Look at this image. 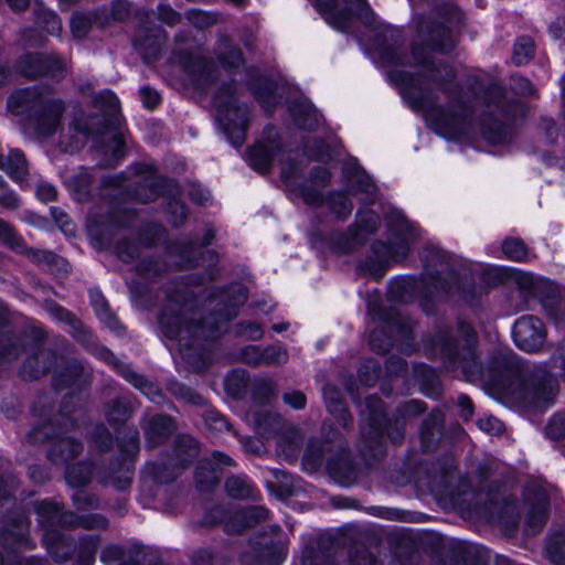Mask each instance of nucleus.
<instances>
[{
  "mask_svg": "<svg viewBox=\"0 0 565 565\" xmlns=\"http://www.w3.org/2000/svg\"><path fill=\"white\" fill-rule=\"evenodd\" d=\"M460 12L447 11L444 22L423 19L417 24L412 53L423 72L416 77L406 71L390 72L391 81L402 87V96L415 110L420 111L427 125L437 134L456 138L466 134L472 115L468 103L455 81L454 70L427 56L429 51L447 52L454 46L451 28L459 22Z\"/></svg>",
  "mask_w": 565,
  "mask_h": 565,
  "instance_id": "1",
  "label": "nucleus"
},
{
  "mask_svg": "<svg viewBox=\"0 0 565 565\" xmlns=\"http://www.w3.org/2000/svg\"><path fill=\"white\" fill-rule=\"evenodd\" d=\"M184 313V307L177 308L175 303H170L161 313L159 324L168 338L179 340L180 352L183 359L195 370H201L205 366V361L196 362V355H201L200 351L204 349L201 341L216 339L232 316L223 318L213 315L203 322H191L181 327V317Z\"/></svg>",
  "mask_w": 565,
  "mask_h": 565,
  "instance_id": "2",
  "label": "nucleus"
},
{
  "mask_svg": "<svg viewBox=\"0 0 565 565\" xmlns=\"http://www.w3.org/2000/svg\"><path fill=\"white\" fill-rule=\"evenodd\" d=\"M8 108L15 115L26 114L33 130L44 137L52 136L61 127L66 111L65 102L44 88H24L14 92Z\"/></svg>",
  "mask_w": 565,
  "mask_h": 565,
  "instance_id": "3",
  "label": "nucleus"
},
{
  "mask_svg": "<svg viewBox=\"0 0 565 565\" xmlns=\"http://www.w3.org/2000/svg\"><path fill=\"white\" fill-rule=\"evenodd\" d=\"M35 511L39 515V522L44 529L43 540L51 556L56 562L68 559L73 551L71 544L52 527L61 523L73 525V515L63 513L58 505L47 501L36 502Z\"/></svg>",
  "mask_w": 565,
  "mask_h": 565,
  "instance_id": "4",
  "label": "nucleus"
},
{
  "mask_svg": "<svg viewBox=\"0 0 565 565\" xmlns=\"http://www.w3.org/2000/svg\"><path fill=\"white\" fill-rule=\"evenodd\" d=\"M316 10L334 29L344 31L356 15L366 25L375 23V15L365 0H310Z\"/></svg>",
  "mask_w": 565,
  "mask_h": 565,
  "instance_id": "5",
  "label": "nucleus"
},
{
  "mask_svg": "<svg viewBox=\"0 0 565 565\" xmlns=\"http://www.w3.org/2000/svg\"><path fill=\"white\" fill-rule=\"evenodd\" d=\"M423 299H443L457 287V277L450 268V257L441 250H431L425 259Z\"/></svg>",
  "mask_w": 565,
  "mask_h": 565,
  "instance_id": "6",
  "label": "nucleus"
},
{
  "mask_svg": "<svg viewBox=\"0 0 565 565\" xmlns=\"http://www.w3.org/2000/svg\"><path fill=\"white\" fill-rule=\"evenodd\" d=\"M214 106L217 110V120L233 146L239 147L245 141L247 124V108L238 105L232 93L217 94L214 97Z\"/></svg>",
  "mask_w": 565,
  "mask_h": 565,
  "instance_id": "7",
  "label": "nucleus"
},
{
  "mask_svg": "<svg viewBox=\"0 0 565 565\" xmlns=\"http://www.w3.org/2000/svg\"><path fill=\"white\" fill-rule=\"evenodd\" d=\"M363 426L361 428V451L365 456L381 447L382 423L384 420L382 401L376 396L365 399V409L362 411Z\"/></svg>",
  "mask_w": 565,
  "mask_h": 565,
  "instance_id": "8",
  "label": "nucleus"
},
{
  "mask_svg": "<svg viewBox=\"0 0 565 565\" xmlns=\"http://www.w3.org/2000/svg\"><path fill=\"white\" fill-rule=\"evenodd\" d=\"M543 322L533 316L520 318L513 327V339L515 344L527 352L539 350L545 340Z\"/></svg>",
  "mask_w": 565,
  "mask_h": 565,
  "instance_id": "9",
  "label": "nucleus"
},
{
  "mask_svg": "<svg viewBox=\"0 0 565 565\" xmlns=\"http://www.w3.org/2000/svg\"><path fill=\"white\" fill-rule=\"evenodd\" d=\"M19 68L24 76L30 78L42 75L58 77L65 73L66 64L55 55L28 54L21 60Z\"/></svg>",
  "mask_w": 565,
  "mask_h": 565,
  "instance_id": "10",
  "label": "nucleus"
},
{
  "mask_svg": "<svg viewBox=\"0 0 565 565\" xmlns=\"http://www.w3.org/2000/svg\"><path fill=\"white\" fill-rule=\"evenodd\" d=\"M250 416L257 433L266 438L279 435L282 430L290 434V443L292 445H296L300 438L299 431L296 428L289 427L278 414L267 408L255 409Z\"/></svg>",
  "mask_w": 565,
  "mask_h": 565,
  "instance_id": "11",
  "label": "nucleus"
},
{
  "mask_svg": "<svg viewBox=\"0 0 565 565\" xmlns=\"http://www.w3.org/2000/svg\"><path fill=\"white\" fill-rule=\"evenodd\" d=\"M476 337L472 328L469 324H461L459 329V338L454 342L447 340L443 343V353L451 361L456 359H471L473 356V347Z\"/></svg>",
  "mask_w": 565,
  "mask_h": 565,
  "instance_id": "12",
  "label": "nucleus"
},
{
  "mask_svg": "<svg viewBox=\"0 0 565 565\" xmlns=\"http://www.w3.org/2000/svg\"><path fill=\"white\" fill-rule=\"evenodd\" d=\"M177 460L179 461V466L177 468V471L172 475H166V470L168 469V466H162L158 468L156 471V478L160 482H170L177 478L180 470L185 467L188 462H190L192 459H194L198 454V446L195 440L190 436H183L178 440L177 445Z\"/></svg>",
  "mask_w": 565,
  "mask_h": 565,
  "instance_id": "13",
  "label": "nucleus"
},
{
  "mask_svg": "<svg viewBox=\"0 0 565 565\" xmlns=\"http://www.w3.org/2000/svg\"><path fill=\"white\" fill-rule=\"evenodd\" d=\"M424 412V404L420 401H409L398 408V414L393 423L388 424L387 435L397 443L403 438L404 424L406 419L417 416Z\"/></svg>",
  "mask_w": 565,
  "mask_h": 565,
  "instance_id": "14",
  "label": "nucleus"
},
{
  "mask_svg": "<svg viewBox=\"0 0 565 565\" xmlns=\"http://www.w3.org/2000/svg\"><path fill=\"white\" fill-rule=\"evenodd\" d=\"M173 428L172 420L167 416H154L150 418L145 428L148 444L150 446H156L162 439L168 437Z\"/></svg>",
  "mask_w": 565,
  "mask_h": 565,
  "instance_id": "15",
  "label": "nucleus"
},
{
  "mask_svg": "<svg viewBox=\"0 0 565 565\" xmlns=\"http://www.w3.org/2000/svg\"><path fill=\"white\" fill-rule=\"evenodd\" d=\"M29 524V521L20 515L12 523L7 524L4 530L0 532V542L8 547L15 543L26 542Z\"/></svg>",
  "mask_w": 565,
  "mask_h": 565,
  "instance_id": "16",
  "label": "nucleus"
},
{
  "mask_svg": "<svg viewBox=\"0 0 565 565\" xmlns=\"http://www.w3.org/2000/svg\"><path fill=\"white\" fill-rule=\"evenodd\" d=\"M536 382L533 388V395L537 405L552 402L557 392V383L551 374L535 376Z\"/></svg>",
  "mask_w": 565,
  "mask_h": 565,
  "instance_id": "17",
  "label": "nucleus"
},
{
  "mask_svg": "<svg viewBox=\"0 0 565 565\" xmlns=\"http://www.w3.org/2000/svg\"><path fill=\"white\" fill-rule=\"evenodd\" d=\"M122 375L128 382L140 390L153 403L160 404L163 401V396L159 388L156 385L149 383L141 375H138L130 370H124Z\"/></svg>",
  "mask_w": 565,
  "mask_h": 565,
  "instance_id": "18",
  "label": "nucleus"
},
{
  "mask_svg": "<svg viewBox=\"0 0 565 565\" xmlns=\"http://www.w3.org/2000/svg\"><path fill=\"white\" fill-rule=\"evenodd\" d=\"M82 451V445L72 438L60 439L50 451V457L55 462L71 459Z\"/></svg>",
  "mask_w": 565,
  "mask_h": 565,
  "instance_id": "19",
  "label": "nucleus"
},
{
  "mask_svg": "<svg viewBox=\"0 0 565 565\" xmlns=\"http://www.w3.org/2000/svg\"><path fill=\"white\" fill-rule=\"evenodd\" d=\"M217 51L218 58L224 67L237 68L242 65V53L231 44L228 39L220 40Z\"/></svg>",
  "mask_w": 565,
  "mask_h": 565,
  "instance_id": "20",
  "label": "nucleus"
},
{
  "mask_svg": "<svg viewBox=\"0 0 565 565\" xmlns=\"http://www.w3.org/2000/svg\"><path fill=\"white\" fill-rule=\"evenodd\" d=\"M274 158L273 150L263 143H258L249 150L248 160L252 168L264 172L268 169Z\"/></svg>",
  "mask_w": 565,
  "mask_h": 565,
  "instance_id": "21",
  "label": "nucleus"
},
{
  "mask_svg": "<svg viewBox=\"0 0 565 565\" xmlns=\"http://www.w3.org/2000/svg\"><path fill=\"white\" fill-rule=\"evenodd\" d=\"M290 113L298 126L312 129L318 124V115L313 107L309 104H294Z\"/></svg>",
  "mask_w": 565,
  "mask_h": 565,
  "instance_id": "22",
  "label": "nucleus"
},
{
  "mask_svg": "<svg viewBox=\"0 0 565 565\" xmlns=\"http://www.w3.org/2000/svg\"><path fill=\"white\" fill-rule=\"evenodd\" d=\"M3 170L15 181L23 180L28 170L24 154L19 150H11Z\"/></svg>",
  "mask_w": 565,
  "mask_h": 565,
  "instance_id": "23",
  "label": "nucleus"
},
{
  "mask_svg": "<svg viewBox=\"0 0 565 565\" xmlns=\"http://www.w3.org/2000/svg\"><path fill=\"white\" fill-rule=\"evenodd\" d=\"M92 467L88 463H78L67 468L65 478L72 487H82L90 481Z\"/></svg>",
  "mask_w": 565,
  "mask_h": 565,
  "instance_id": "24",
  "label": "nucleus"
},
{
  "mask_svg": "<svg viewBox=\"0 0 565 565\" xmlns=\"http://www.w3.org/2000/svg\"><path fill=\"white\" fill-rule=\"evenodd\" d=\"M225 487L228 495L235 499H246L253 494V486L241 477H230Z\"/></svg>",
  "mask_w": 565,
  "mask_h": 565,
  "instance_id": "25",
  "label": "nucleus"
},
{
  "mask_svg": "<svg viewBox=\"0 0 565 565\" xmlns=\"http://www.w3.org/2000/svg\"><path fill=\"white\" fill-rule=\"evenodd\" d=\"M162 38L159 34V32L151 36H138L135 40V46L137 47V50H139L140 53L147 57H156L160 50Z\"/></svg>",
  "mask_w": 565,
  "mask_h": 565,
  "instance_id": "26",
  "label": "nucleus"
},
{
  "mask_svg": "<svg viewBox=\"0 0 565 565\" xmlns=\"http://www.w3.org/2000/svg\"><path fill=\"white\" fill-rule=\"evenodd\" d=\"M534 53V43L529 38H521L514 45L513 62L516 65L526 64Z\"/></svg>",
  "mask_w": 565,
  "mask_h": 565,
  "instance_id": "27",
  "label": "nucleus"
},
{
  "mask_svg": "<svg viewBox=\"0 0 565 565\" xmlns=\"http://www.w3.org/2000/svg\"><path fill=\"white\" fill-rule=\"evenodd\" d=\"M502 250L504 255L514 262H522L527 259V249L525 245L514 238H509L503 242Z\"/></svg>",
  "mask_w": 565,
  "mask_h": 565,
  "instance_id": "28",
  "label": "nucleus"
},
{
  "mask_svg": "<svg viewBox=\"0 0 565 565\" xmlns=\"http://www.w3.org/2000/svg\"><path fill=\"white\" fill-rule=\"evenodd\" d=\"M546 521V504L545 502H540L529 513L526 519V525L532 533L537 532L542 529Z\"/></svg>",
  "mask_w": 565,
  "mask_h": 565,
  "instance_id": "29",
  "label": "nucleus"
},
{
  "mask_svg": "<svg viewBox=\"0 0 565 565\" xmlns=\"http://www.w3.org/2000/svg\"><path fill=\"white\" fill-rule=\"evenodd\" d=\"M186 18L191 24L196 28H209L218 22L220 15L217 13H209L200 10H191L186 13Z\"/></svg>",
  "mask_w": 565,
  "mask_h": 565,
  "instance_id": "30",
  "label": "nucleus"
},
{
  "mask_svg": "<svg viewBox=\"0 0 565 565\" xmlns=\"http://www.w3.org/2000/svg\"><path fill=\"white\" fill-rule=\"evenodd\" d=\"M263 364L267 365H282L288 361V352L276 345L268 347L262 353Z\"/></svg>",
  "mask_w": 565,
  "mask_h": 565,
  "instance_id": "31",
  "label": "nucleus"
},
{
  "mask_svg": "<svg viewBox=\"0 0 565 565\" xmlns=\"http://www.w3.org/2000/svg\"><path fill=\"white\" fill-rule=\"evenodd\" d=\"M374 252L380 255V257H387L391 260L397 262L405 258L408 252V246L403 243L398 246V248H394L393 246H385L382 243L374 245Z\"/></svg>",
  "mask_w": 565,
  "mask_h": 565,
  "instance_id": "32",
  "label": "nucleus"
},
{
  "mask_svg": "<svg viewBox=\"0 0 565 565\" xmlns=\"http://www.w3.org/2000/svg\"><path fill=\"white\" fill-rule=\"evenodd\" d=\"M39 24L51 35H57L62 30L61 20L52 11H42L39 15Z\"/></svg>",
  "mask_w": 565,
  "mask_h": 565,
  "instance_id": "33",
  "label": "nucleus"
},
{
  "mask_svg": "<svg viewBox=\"0 0 565 565\" xmlns=\"http://www.w3.org/2000/svg\"><path fill=\"white\" fill-rule=\"evenodd\" d=\"M90 25V18L84 13H74L71 19V30L77 39L84 38L88 33Z\"/></svg>",
  "mask_w": 565,
  "mask_h": 565,
  "instance_id": "34",
  "label": "nucleus"
},
{
  "mask_svg": "<svg viewBox=\"0 0 565 565\" xmlns=\"http://www.w3.org/2000/svg\"><path fill=\"white\" fill-rule=\"evenodd\" d=\"M96 106L105 109L107 113H116L118 109V99L109 90L102 92L94 97Z\"/></svg>",
  "mask_w": 565,
  "mask_h": 565,
  "instance_id": "35",
  "label": "nucleus"
},
{
  "mask_svg": "<svg viewBox=\"0 0 565 565\" xmlns=\"http://www.w3.org/2000/svg\"><path fill=\"white\" fill-rule=\"evenodd\" d=\"M322 450L315 444H310L303 457V465L308 470H316L320 467Z\"/></svg>",
  "mask_w": 565,
  "mask_h": 565,
  "instance_id": "36",
  "label": "nucleus"
},
{
  "mask_svg": "<svg viewBox=\"0 0 565 565\" xmlns=\"http://www.w3.org/2000/svg\"><path fill=\"white\" fill-rule=\"evenodd\" d=\"M284 559L285 553L282 550L273 551L269 547H265L259 555L258 565H280Z\"/></svg>",
  "mask_w": 565,
  "mask_h": 565,
  "instance_id": "37",
  "label": "nucleus"
},
{
  "mask_svg": "<svg viewBox=\"0 0 565 565\" xmlns=\"http://www.w3.org/2000/svg\"><path fill=\"white\" fill-rule=\"evenodd\" d=\"M92 299L94 301L95 310L99 318L108 326H113L115 318L109 312L108 305L106 303L104 298L100 295L92 294Z\"/></svg>",
  "mask_w": 565,
  "mask_h": 565,
  "instance_id": "38",
  "label": "nucleus"
},
{
  "mask_svg": "<svg viewBox=\"0 0 565 565\" xmlns=\"http://www.w3.org/2000/svg\"><path fill=\"white\" fill-rule=\"evenodd\" d=\"M281 398L286 405L294 409H302L307 404L306 395L300 391L285 392Z\"/></svg>",
  "mask_w": 565,
  "mask_h": 565,
  "instance_id": "39",
  "label": "nucleus"
},
{
  "mask_svg": "<svg viewBox=\"0 0 565 565\" xmlns=\"http://www.w3.org/2000/svg\"><path fill=\"white\" fill-rule=\"evenodd\" d=\"M329 412L335 417L338 423L342 425L343 427H347L351 424V415L349 414L348 409L345 408L343 403H340L339 401L333 405L331 402H329Z\"/></svg>",
  "mask_w": 565,
  "mask_h": 565,
  "instance_id": "40",
  "label": "nucleus"
},
{
  "mask_svg": "<svg viewBox=\"0 0 565 565\" xmlns=\"http://www.w3.org/2000/svg\"><path fill=\"white\" fill-rule=\"evenodd\" d=\"M519 519V514L516 511V505L511 502L504 503L502 510L500 511L498 515V522L502 525L505 523H509L511 521L512 526L514 527L516 524V521Z\"/></svg>",
  "mask_w": 565,
  "mask_h": 565,
  "instance_id": "41",
  "label": "nucleus"
},
{
  "mask_svg": "<svg viewBox=\"0 0 565 565\" xmlns=\"http://www.w3.org/2000/svg\"><path fill=\"white\" fill-rule=\"evenodd\" d=\"M511 87L515 93L521 95H533L535 93L532 83L522 76H512Z\"/></svg>",
  "mask_w": 565,
  "mask_h": 565,
  "instance_id": "42",
  "label": "nucleus"
},
{
  "mask_svg": "<svg viewBox=\"0 0 565 565\" xmlns=\"http://www.w3.org/2000/svg\"><path fill=\"white\" fill-rule=\"evenodd\" d=\"M478 426L481 430L492 435L500 434L502 431V423L494 417H487L478 420Z\"/></svg>",
  "mask_w": 565,
  "mask_h": 565,
  "instance_id": "43",
  "label": "nucleus"
},
{
  "mask_svg": "<svg viewBox=\"0 0 565 565\" xmlns=\"http://www.w3.org/2000/svg\"><path fill=\"white\" fill-rule=\"evenodd\" d=\"M267 511L264 508L255 507L243 512V518L246 520V525H253L260 520L267 518Z\"/></svg>",
  "mask_w": 565,
  "mask_h": 565,
  "instance_id": "44",
  "label": "nucleus"
},
{
  "mask_svg": "<svg viewBox=\"0 0 565 565\" xmlns=\"http://www.w3.org/2000/svg\"><path fill=\"white\" fill-rule=\"evenodd\" d=\"M276 391V384L270 379H263L259 380L256 384V391L255 394L258 397L265 398L269 395L274 394Z\"/></svg>",
  "mask_w": 565,
  "mask_h": 565,
  "instance_id": "45",
  "label": "nucleus"
},
{
  "mask_svg": "<svg viewBox=\"0 0 565 565\" xmlns=\"http://www.w3.org/2000/svg\"><path fill=\"white\" fill-rule=\"evenodd\" d=\"M159 17L160 20L168 25H174L181 19L180 14L168 6H161L159 8Z\"/></svg>",
  "mask_w": 565,
  "mask_h": 565,
  "instance_id": "46",
  "label": "nucleus"
},
{
  "mask_svg": "<svg viewBox=\"0 0 565 565\" xmlns=\"http://www.w3.org/2000/svg\"><path fill=\"white\" fill-rule=\"evenodd\" d=\"M263 350H260L257 347H247L244 350L243 358L246 363L252 365H259L263 364V356H262Z\"/></svg>",
  "mask_w": 565,
  "mask_h": 565,
  "instance_id": "47",
  "label": "nucleus"
},
{
  "mask_svg": "<svg viewBox=\"0 0 565 565\" xmlns=\"http://www.w3.org/2000/svg\"><path fill=\"white\" fill-rule=\"evenodd\" d=\"M128 414V406L124 402H116L113 409L108 412V417L110 420L118 422L122 420Z\"/></svg>",
  "mask_w": 565,
  "mask_h": 565,
  "instance_id": "48",
  "label": "nucleus"
},
{
  "mask_svg": "<svg viewBox=\"0 0 565 565\" xmlns=\"http://www.w3.org/2000/svg\"><path fill=\"white\" fill-rule=\"evenodd\" d=\"M239 327V332L242 334H246L252 340L260 339L263 335V331L257 323L248 322L246 324H241Z\"/></svg>",
  "mask_w": 565,
  "mask_h": 565,
  "instance_id": "49",
  "label": "nucleus"
},
{
  "mask_svg": "<svg viewBox=\"0 0 565 565\" xmlns=\"http://www.w3.org/2000/svg\"><path fill=\"white\" fill-rule=\"evenodd\" d=\"M205 465H207V462H201L198 470H196V479H198V482L201 483V484H211V483H214L216 481V476H215V467H213L209 473L206 476H203L202 475V470L205 469Z\"/></svg>",
  "mask_w": 565,
  "mask_h": 565,
  "instance_id": "50",
  "label": "nucleus"
},
{
  "mask_svg": "<svg viewBox=\"0 0 565 565\" xmlns=\"http://www.w3.org/2000/svg\"><path fill=\"white\" fill-rule=\"evenodd\" d=\"M140 93L142 96V103L146 107L152 108L159 103L160 97L156 90L145 87Z\"/></svg>",
  "mask_w": 565,
  "mask_h": 565,
  "instance_id": "51",
  "label": "nucleus"
},
{
  "mask_svg": "<svg viewBox=\"0 0 565 565\" xmlns=\"http://www.w3.org/2000/svg\"><path fill=\"white\" fill-rule=\"evenodd\" d=\"M171 213H172V223L174 225H179L186 216V210L182 203L173 202L170 204Z\"/></svg>",
  "mask_w": 565,
  "mask_h": 565,
  "instance_id": "52",
  "label": "nucleus"
},
{
  "mask_svg": "<svg viewBox=\"0 0 565 565\" xmlns=\"http://www.w3.org/2000/svg\"><path fill=\"white\" fill-rule=\"evenodd\" d=\"M439 417L437 415H433L429 419L425 420L423 428L420 430V436L424 443L427 441L429 436H434V428L438 425Z\"/></svg>",
  "mask_w": 565,
  "mask_h": 565,
  "instance_id": "53",
  "label": "nucleus"
},
{
  "mask_svg": "<svg viewBox=\"0 0 565 565\" xmlns=\"http://www.w3.org/2000/svg\"><path fill=\"white\" fill-rule=\"evenodd\" d=\"M36 194L42 201H52L56 196V190L53 185L43 183L38 186Z\"/></svg>",
  "mask_w": 565,
  "mask_h": 565,
  "instance_id": "54",
  "label": "nucleus"
},
{
  "mask_svg": "<svg viewBox=\"0 0 565 565\" xmlns=\"http://www.w3.org/2000/svg\"><path fill=\"white\" fill-rule=\"evenodd\" d=\"M19 355L18 340L10 341L9 347L0 349V358L6 361H11Z\"/></svg>",
  "mask_w": 565,
  "mask_h": 565,
  "instance_id": "55",
  "label": "nucleus"
},
{
  "mask_svg": "<svg viewBox=\"0 0 565 565\" xmlns=\"http://www.w3.org/2000/svg\"><path fill=\"white\" fill-rule=\"evenodd\" d=\"M206 423L211 428L215 430L222 431L230 429L228 422L220 415H211L210 417L206 418Z\"/></svg>",
  "mask_w": 565,
  "mask_h": 565,
  "instance_id": "56",
  "label": "nucleus"
},
{
  "mask_svg": "<svg viewBox=\"0 0 565 565\" xmlns=\"http://www.w3.org/2000/svg\"><path fill=\"white\" fill-rule=\"evenodd\" d=\"M122 557V550L118 546H109L102 553V561L104 563H110L113 561L120 559Z\"/></svg>",
  "mask_w": 565,
  "mask_h": 565,
  "instance_id": "57",
  "label": "nucleus"
},
{
  "mask_svg": "<svg viewBox=\"0 0 565 565\" xmlns=\"http://www.w3.org/2000/svg\"><path fill=\"white\" fill-rule=\"evenodd\" d=\"M313 183L317 186H323L330 179V173L324 168H318L312 172Z\"/></svg>",
  "mask_w": 565,
  "mask_h": 565,
  "instance_id": "58",
  "label": "nucleus"
},
{
  "mask_svg": "<svg viewBox=\"0 0 565 565\" xmlns=\"http://www.w3.org/2000/svg\"><path fill=\"white\" fill-rule=\"evenodd\" d=\"M244 450L248 454H259L262 450V443L257 439L245 438L242 440Z\"/></svg>",
  "mask_w": 565,
  "mask_h": 565,
  "instance_id": "59",
  "label": "nucleus"
},
{
  "mask_svg": "<svg viewBox=\"0 0 565 565\" xmlns=\"http://www.w3.org/2000/svg\"><path fill=\"white\" fill-rule=\"evenodd\" d=\"M0 238L6 242H12L14 238L13 228L2 220H0Z\"/></svg>",
  "mask_w": 565,
  "mask_h": 565,
  "instance_id": "60",
  "label": "nucleus"
},
{
  "mask_svg": "<svg viewBox=\"0 0 565 565\" xmlns=\"http://www.w3.org/2000/svg\"><path fill=\"white\" fill-rule=\"evenodd\" d=\"M323 395H324V399H326V403H327V407L329 408V402H331L333 405L339 401L340 403H343L342 399H341V394L339 391L334 390V388H331V387H327L323 392Z\"/></svg>",
  "mask_w": 565,
  "mask_h": 565,
  "instance_id": "61",
  "label": "nucleus"
},
{
  "mask_svg": "<svg viewBox=\"0 0 565 565\" xmlns=\"http://www.w3.org/2000/svg\"><path fill=\"white\" fill-rule=\"evenodd\" d=\"M46 372L45 369H32L31 367V362H28L24 366H23V370H22V374L25 379H29V380H32V379H36L39 377L40 375L44 374Z\"/></svg>",
  "mask_w": 565,
  "mask_h": 565,
  "instance_id": "62",
  "label": "nucleus"
},
{
  "mask_svg": "<svg viewBox=\"0 0 565 565\" xmlns=\"http://www.w3.org/2000/svg\"><path fill=\"white\" fill-rule=\"evenodd\" d=\"M213 463L216 466V467H222V466H232L233 465V460L232 458H230L228 456L222 454V452H214L213 456Z\"/></svg>",
  "mask_w": 565,
  "mask_h": 565,
  "instance_id": "63",
  "label": "nucleus"
},
{
  "mask_svg": "<svg viewBox=\"0 0 565 565\" xmlns=\"http://www.w3.org/2000/svg\"><path fill=\"white\" fill-rule=\"evenodd\" d=\"M459 405L462 408V416L468 419L472 415V403L468 396H461L459 398Z\"/></svg>",
  "mask_w": 565,
  "mask_h": 565,
  "instance_id": "64",
  "label": "nucleus"
}]
</instances>
